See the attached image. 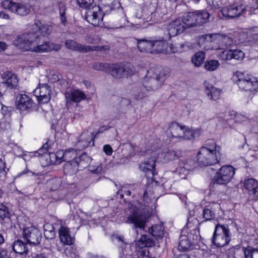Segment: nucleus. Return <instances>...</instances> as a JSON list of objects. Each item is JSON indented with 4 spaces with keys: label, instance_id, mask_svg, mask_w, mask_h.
Wrapping results in <instances>:
<instances>
[{
    "label": "nucleus",
    "instance_id": "2",
    "mask_svg": "<svg viewBox=\"0 0 258 258\" xmlns=\"http://www.w3.org/2000/svg\"><path fill=\"white\" fill-rule=\"evenodd\" d=\"M169 71L167 68H152L147 72V77L143 83V88L146 91H156L163 84L169 76Z\"/></svg>",
    "mask_w": 258,
    "mask_h": 258
},
{
    "label": "nucleus",
    "instance_id": "54",
    "mask_svg": "<svg viewBox=\"0 0 258 258\" xmlns=\"http://www.w3.org/2000/svg\"><path fill=\"white\" fill-rule=\"evenodd\" d=\"M140 249L141 250L138 251L139 258H146L150 254L148 250L144 248Z\"/></svg>",
    "mask_w": 258,
    "mask_h": 258
},
{
    "label": "nucleus",
    "instance_id": "35",
    "mask_svg": "<svg viewBox=\"0 0 258 258\" xmlns=\"http://www.w3.org/2000/svg\"><path fill=\"white\" fill-rule=\"evenodd\" d=\"M155 244L154 240L149 235H142L140 239L137 242V245L140 248L145 247H151Z\"/></svg>",
    "mask_w": 258,
    "mask_h": 258
},
{
    "label": "nucleus",
    "instance_id": "53",
    "mask_svg": "<svg viewBox=\"0 0 258 258\" xmlns=\"http://www.w3.org/2000/svg\"><path fill=\"white\" fill-rule=\"evenodd\" d=\"M10 89L8 85L3 81L0 82V96H2Z\"/></svg>",
    "mask_w": 258,
    "mask_h": 258
},
{
    "label": "nucleus",
    "instance_id": "39",
    "mask_svg": "<svg viewBox=\"0 0 258 258\" xmlns=\"http://www.w3.org/2000/svg\"><path fill=\"white\" fill-rule=\"evenodd\" d=\"M191 234H188L187 236L182 235L179 237L178 249L179 250L186 251L188 250L192 243L191 238Z\"/></svg>",
    "mask_w": 258,
    "mask_h": 258
},
{
    "label": "nucleus",
    "instance_id": "22",
    "mask_svg": "<svg viewBox=\"0 0 258 258\" xmlns=\"http://www.w3.org/2000/svg\"><path fill=\"white\" fill-rule=\"evenodd\" d=\"M65 97L67 104L71 102L77 103L84 100L86 95L79 89H71L66 92Z\"/></svg>",
    "mask_w": 258,
    "mask_h": 258
},
{
    "label": "nucleus",
    "instance_id": "1",
    "mask_svg": "<svg viewBox=\"0 0 258 258\" xmlns=\"http://www.w3.org/2000/svg\"><path fill=\"white\" fill-rule=\"evenodd\" d=\"M14 44L23 51H31L36 53L58 51L61 47L60 44L47 41L40 44L39 35L35 33H23L19 35L15 40Z\"/></svg>",
    "mask_w": 258,
    "mask_h": 258
},
{
    "label": "nucleus",
    "instance_id": "13",
    "mask_svg": "<svg viewBox=\"0 0 258 258\" xmlns=\"http://www.w3.org/2000/svg\"><path fill=\"white\" fill-rule=\"evenodd\" d=\"M94 137L92 132L86 131L83 132L78 137L76 138L75 146L79 150H83L88 146H94Z\"/></svg>",
    "mask_w": 258,
    "mask_h": 258
},
{
    "label": "nucleus",
    "instance_id": "28",
    "mask_svg": "<svg viewBox=\"0 0 258 258\" xmlns=\"http://www.w3.org/2000/svg\"><path fill=\"white\" fill-rule=\"evenodd\" d=\"M158 7V0H151L148 8V13L150 14L147 18L148 21L157 22L159 20V14L156 11Z\"/></svg>",
    "mask_w": 258,
    "mask_h": 258
},
{
    "label": "nucleus",
    "instance_id": "57",
    "mask_svg": "<svg viewBox=\"0 0 258 258\" xmlns=\"http://www.w3.org/2000/svg\"><path fill=\"white\" fill-rule=\"evenodd\" d=\"M230 115L231 116L234 117V119L235 120V121H240L242 120L243 116L239 114L237 112H235L234 111H232L230 112Z\"/></svg>",
    "mask_w": 258,
    "mask_h": 258
},
{
    "label": "nucleus",
    "instance_id": "19",
    "mask_svg": "<svg viewBox=\"0 0 258 258\" xmlns=\"http://www.w3.org/2000/svg\"><path fill=\"white\" fill-rule=\"evenodd\" d=\"M186 29L185 25L182 23V20L177 19L171 21L168 25V34L170 38L181 34Z\"/></svg>",
    "mask_w": 258,
    "mask_h": 258
},
{
    "label": "nucleus",
    "instance_id": "21",
    "mask_svg": "<svg viewBox=\"0 0 258 258\" xmlns=\"http://www.w3.org/2000/svg\"><path fill=\"white\" fill-rule=\"evenodd\" d=\"M215 36V34H207L199 36L198 38V44L201 48L207 50L217 49V48H214L212 45Z\"/></svg>",
    "mask_w": 258,
    "mask_h": 258
},
{
    "label": "nucleus",
    "instance_id": "44",
    "mask_svg": "<svg viewBox=\"0 0 258 258\" xmlns=\"http://www.w3.org/2000/svg\"><path fill=\"white\" fill-rule=\"evenodd\" d=\"M43 228L44 234L46 239L51 240L55 238V231L53 225L47 223L44 225Z\"/></svg>",
    "mask_w": 258,
    "mask_h": 258
},
{
    "label": "nucleus",
    "instance_id": "41",
    "mask_svg": "<svg viewBox=\"0 0 258 258\" xmlns=\"http://www.w3.org/2000/svg\"><path fill=\"white\" fill-rule=\"evenodd\" d=\"M13 249L16 252L20 254L27 253L28 248L27 245L21 240H17L13 244Z\"/></svg>",
    "mask_w": 258,
    "mask_h": 258
},
{
    "label": "nucleus",
    "instance_id": "10",
    "mask_svg": "<svg viewBox=\"0 0 258 258\" xmlns=\"http://www.w3.org/2000/svg\"><path fill=\"white\" fill-rule=\"evenodd\" d=\"M94 0H77L78 5L83 8L86 9V20L94 26L96 25L97 9L95 5L92 6Z\"/></svg>",
    "mask_w": 258,
    "mask_h": 258
},
{
    "label": "nucleus",
    "instance_id": "25",
    "mask_svg": "<svg viewBox=\"0 0 258 258\" xmlns=\"http://www.w3.org/2000/svg\"><path fill=\"white\" fill-rule=\"evenodd\" d=\"M2 79L10 87V89H16L18 84L17 76L11 72L7 71L2 75Z\"/></svg>",
    "mask_w": 258,
    "mask_h": 258
},
{
    "label": "nucleus",
    "instance_id": "64",
    "mask_svg": "<svg viewBox=\"0 0 258 258\" xmlns=\"http://www.w3.org/2000/svg\"><path fill=\"white\" fill-rule=\"evenodd\" d=\"M34 258H48V254L44 252L36 254Z\"/></svg>",
    "mask_w": 258,
    "mask_h": 258
},
{
    "label": "nucleus",
    "instance_id": "5",
    "mask_svg": "<svg viewBox=\"0 0 258 258\" xmlns=\"http://www.w3.org/2000/svg\"><path fill=\"white\" fill-rule=\"evenodd\" d=\"M231 240V233L227 224L216 225L211 240L216 247H222L228 245Z\"/></svg>",
    "mask_w": 258,
    "mask_h": 258
},
{
    "label": "nucleus",
    "instance_id": "9",
    "mask_svg": "<svg viewBox=\"0 0 258 258\" xmlns=\"http://www.w3.org/2000/svg\"><path fill=\"white\" fill-rule=\"evenodd\" d=\"M221 155L214 153L210 150L200 149L197 154V160L201 165L211 166L219 163Z\"/></svg>",
    "mask_w": 258,
    "mask_h": 258
},
{
    "label": "nucleus",
    "instance_id": "33",
    "mask_svg": "<svg viewBox=\"0 0 258 258\" xmlns=\"http://www.w3.org/2000/svg\"><path fill=\"white\" fill-rule=\"evenodd\" d=\"M153 42L145 38L137 39L138 48L141 52L152 53Z\"/></svg>",
    "mask_w": 258,
    "mask_h": 258
},
{
    "label": "nucleus",
    "instance_id": "17",
    "mask_svg": "<svg viewBox=\"0 0 258 258\" xmlns=\"http://www.w3.org/2000/svg\"><path fill=\"white\" fill-rule=\"evenodd\" d=\"M38 31L44 36H47L51 33L52 27L50 25L41 24V22L37 20L24 33H35V34H38Z\"/></svg>",
    "mask_w": 258,
    "mask_h": 258
},
{
    "label": "nucleus",
    "instance_id": "55",
    "mask_svg": "<svg viewBox=\"0 0 258 258\" xmlns=\"http://www.w3.org/2000/svg\"><path fill=\"white\" fill-rule=\"evenodd\" d=\"M75 249L73 247H70L66 248V249L64 250V253L66 255L70 256L72 258H73V256L75 255Z\"/></svg>",
    "mask_w": 258,
    "mask_h": 258
},
{
    "label": "nucleus",
    "instance_id": "32",
    "mask_svg": "<svg viewBox=\"0 0 258 258\" xmlns=\"http://www.w3.org/2000/svg\"><path fill=\"white\" fill-rule=\"evenodd\" d=\"M202 133V130L199 128H189L188 127L185 125V128L183 130V134L181 138L185 140H192L196 138H199Z\"/></svg>",
    "mask_w": 258,
    "mask_h": 258
},
{
    "label": "nucleus",
    "instance_id": "23",
    "mask_svg": "<svg viewBox=\"0 0 258 258\" xmlns=\"http://www.w3.org/2000/svg\"><path fill=\"white\" fill-rule=\"evenodd\" d=\"M17 105L18 109L25 111L33 106V101L25 94H19L16 98Z\"/></svg>",
    "mask_w": 258,
    "mask_h": 258
},
{
    "label": "nucleus",
    "instance_id": "37",
    "mask_svg": "<svg viewBox=\"0 0 258 258\" xmlns=\"http://www.w3.org/2000/svg\"><path fill=\"white\" fill-rule=\"evenodd\" d=\"M205 92L210 99L212 100H218L221 95V90L215 87L211 84H208L206 87Z\"/></svg>",
    "mask_w": 258,
    "mask_h": 258
},
{
    "label": "nucleus",
    "instance_id": "16",
    "mask_svg": "<svg viewBox=\"0 0 258 258\" xmlns=\"http://www.w3.org/2000/svg\"><path fill=\"white\" fill-rule=\"evenodd\" d=\"M244 53L242 50L238 49L225 50L220 54V58L222 60L225 61L231 60L242 61L244 58Z\"/></svg>",
    "mask_w": 258,
    "mask_h": 258
},
{
    "label": "nucleus",
    "instance_id": "8",
    "mask_svg": "<svg viewBox=\"0 0 258 258\" xmlns=\"http://www.w3.org/2000/svg\"><path fill=\"white\" fill-rule=\"evenodd\" d=\"M90 157L86 153H82L78 159L67 162L63 166V171L65 174L72 175L77 173L79 168H85L90 161Z\"/></svg>",
    "mask_w": 258,
    "mask_h": 258
},
{
    "label": "nucleus",
    "instance_id": "50",
    "mask_svg": "<svg viewBox=\"0 0 258 258\" xmlns=\"http://www.w3.org/2000/svg\"><path fill=\"white\" fill-rule=\"evenodd\" d=\"M240 248V245L238 244L234 246H232L227 250L226 254L228 258H236L235 254L236 251Z\"/></svg>",
    "mask_w": 258,
    "mask_h": 258
},
{
    "label": "nucleus",
    "instance_id": "27",
    "mask_svg": "<svg viewBox=\"0 0 258 258\" xmlns=\"http://www.w3.org/2000/svg\"><path fill=\"white\" fill-rule=\"evenodd\" d=\"M59 237L60 241L64 244L72 245L74 242V238L70 234L69 229L64 226H61L59 229Z\"/></svg>",
    "mask_w": 258,
    "mask_h": 258
},
{
    "label": "nucleus",
    "instance_id": "3",
    "mask_svg": "<svg viewBox=\"0 0 258 258\" xmlns=\"http://www.w3.org/2000/svg\"><path fill=\"white\" fill-rule=\"evenodd\" d=\"M98 70L106 72L116 79H121L133 75L135 69L133 64L127 62L107 63L100 62Z\"/></svg>",
    "mask_w": 258,
    "mask_h": 258
},
{
    "label": "nucleus",
    "instance_id": "42",
    "mask_svg": "<svg viewBox=\"0 0 258 258\" xmlns=\"http://www.w3.org/2000/svg\"><path fill=\"white\" fill-rule=\"evenodd\" d=\"M202 216L204 219L202 222H206L213 220L216 215L213 208L210 206H206L203 210Z\"/></svg>",
    "mask_w": 258,
    "mask_h": 258
},
{
    "label": "nucleus",
    "instance_id": "14",
    "mask_svg": "<svg viewBox=\"0 0 258 258\" xmlns=\"http://www.w3.org/2000/svg\"><path fill=\"white\" fill-rule=\"evenodd\" d=\"M51 90L46 84H39L33 91L34 95L37 97V100L41 103H47L50 99Z\"/></svg>",
    "mask_w": 258,
    "mask_h": 258
},
{
    "label": "nucleus",
    "instance_id": "40",
    "mask_svg": "<svg viewBox=\"0 0 258 258\" xmlns=\"http://www.w3.org/2000/svg\"><path fill=\"white\" fill-rule=\"evenodd\" d=\"M181 151L179 150H168L164 153L163 159L165 162L174 160L182 157Z\"/></svg>",
    "mask_w": 258,
    "mask_h": 258
},
{
    "label": "nucleus",
    "instance_id": "6",
    "mask_svg": "<svg viewBox=\"0 0 258 258\" xmlns=\"http://www.w3.org/2000/svg\"><path fill=\"white\" fill-rule=\"evenodd\" d=\"M128 210L130 214L127 217L126 222L127 224H133L135 229H144L147 218L142 210L133 204L128 205Z\"/></svg>",
    "mask_w": 258,
    "mask_h": 258
},
{
    "label": "nucleus",
    "instance_id": "60",
    "mask_svg": "<svg viewBox=\"0 0 258 258\" xmlns=\"http://www.w3.org/2000/svg\"><path fill=\"white\" fill-rule=\"evenodd\" d=\"M58 7L59 9L60 16H64L66 14V9L64 4L61 3H59L58 5Z\"/></svg>",
    "mask_w": 258,
    "mask_h": 258
},
{
    "label": "nucleus",
    "instance_id": "49",
    "mask_svg": "<svg viewBox=\"0 0 258 258\" xmlns=\"http://www.w3.org/2000/svg\"><path fill=\"white\" fill-rule=\"evenodd\" d=\"M96 46H90L89 45L78 44L76 50L81 52L86 53L89 51H94L96 50Z\"/></svg>",
    "mask_w": 258,
    "mask_h": 258
},
{
    "label": "nucleus",
    "instance_id": "47",
    "mask_svg": "<svg viewBox=\"0 0 258 258\" xmlns=\"http://www.w3.org/2000/svg\"><path fill=\"white\" fill-rule=\"evenodd\" d=\"M78 153L76 150L73 148H69L64 151V161L72 162V160H76L78 159L77 157Z\"/></svg>",
    "mask_w": 258,
    "mask_h": 258
},
{
    "label": "nucleus",
    "instance_id": "46",
    "mask_svg": "<svg viewBox=\"0 0 258 258\" xmlns=\"http://www.w3.org/2000/svg\"><path fill=\"white\" fill-rule=\"evenodd\" d=\"M47 187L50 190L54 191L59 188L61 185V181L58 178H54L48 180L46 182Z\"/></svg>",
    "mask_w": 258,
    "mask_h": 258
},
{
    "label": "nucleus",
    "instance_id": "36",
    "mask_svg": "<svg viewBox=\"0 0 258 258\" xmlns=\"http://www.w3.org/2000/svg\"><path fill=\"white\" fill-rule=\"evenodd\" d=\"M12 9V12L20 16H25L30 12V7L26 4L16 3Z\"/></svg>",
    "mask_w": 258,
    "mask_h": 258
},
{
    "label": "nucleus",
    "instance_id": "11",
    "mask_svg": "<svg viewBox=\"0 0 258 258\" xmlns=\"http://www.w3.org/2000/svg\"><path fill=\"white\" fill-rule=\"evenodd\" d=\"M23 237L28 244L37 245L41 241L42 234L37 228L30 226L23 229Z\"/></svg>",
    "mask_w": 258,
    "mask_h": 258
},
{
    "label": "nucleus",
    "instance_id": "20",
    "mask_svg": "<svg viewBox=\"0 0 258 258\" xmlns=\"http://www.w3.org/2000/svg\"><path fill=\"white\" fill-rule=\"evenodd\" d=\"M156 160L154 158L148 159L146 161L139 165L140 169L145 172L149 178H153L155 172Z\"/></svg>",
    "mask_w": 258,
    "mask_h": 258
},
{
    "label": "nucleus",
    "instance_id": "31",
    "mask_svg": "<svg viewBox=\"0 0 258 258\" xmlns=\"http://www.w3.org/2000/svg\"><path fill=\"white\" fill-rule=\"evenodd\" d=\"M197 26L200 27L209 22L210 13L206 10L195 11Z\"/></svg>",
    "mask_w": 258,
    "mask_h": 258
},
{
    "label": "nucleus",
    "instance_id": "52",
    "mask_svg": "<svg viewBox=\"0 0 258 258\" xmlns=\"http://www.w3.org/2000/svg\"><path fill=\"white\" fill-rule=\"evenodd\" d=\"M78 43L73 40H67L65 42L66 47L71 50H76L77 47Z\"/></svg>",
    "mask_w": 258,
    "mask_h": 258
},
{
    "label": "nucleus",
    "instance_id": "34",
    "mask_svg": "<svg viewBox=\"0 0 258 258\" xmlns=\"http://www.w3.org/2000/svg\"><path fill=\"white\" fill-rule=\"evenodd\" d=\"M180 20H182V23L185 25L186 29L197 27L195 11L185 13Z\"/></svg>",
    "mask_w": 258,
    "mask_h": 258
},
{
    "label": "nucleus",
    "instance_id": "30",
    "mask_svg": "<svg viewBox=\"0 0 258 258\" xmlns=\"http://www.w3.org/2000/svg\"><path fill=\"white\" fill-rule=\"evenodd\" d=\"M184 128L185 125H181L176 121H172L169 124L168 130L172 138H181Z\"/></svg>",
    "mask_w": 258,
    "mask_h": 258
},
{
    "label": "nucleus",
    "instance_id": "58",
    "mask_svg": "<svg viewBox=\"0 0 258 258\" xmlns=\"http://www.w3.org/2000/svg\"><path fill=\"white\" fill-rule=\"evenodd\" d=\"M103 152L107 155V156H110L113 152V150L112 147L109 145H105L103 146Z\"/></svg>",
    "mask_w": 258,
    "mask_h": 258
},
{
    "label": "nucleus",
    "instance_id": "61",
    "mask_svg": "<svg viewBox=\"0 0 258 258\" xmlns=\"http://www.w3.org/2000/svg\"><path fill=\"white\" fill-rule=\"evenodd\" d=\"M136 96L137 99H141L147 96V93L144 89L141 90Z\"/></svg>",
    "mask_w": 258,
    "mask_h": 258
},
{
    "label": "nucleus",
    "instance_id": "4",
    "mask_svg": "<svg viewBox=\"0 0 258 258\" xmlns=\"http://www.w3.org/2000/svg\"><path fill=\"white\" fill-rule=\"evenodd\" d=\"M233 77L241 90L252 93L258 92V81L256 77L240 71H236Z\"/></svg>",
    "mask_w": 258,
    "mask_h": 258
},
{
    "label": "nucleus",
    "instance_id": "18",
    "mask_svg": "<svg viewBox=\"0 0 258 258\" xmlns=\"http://www.w3.org/2000/svg\"><path fill=\"white\" fill-rule=\"evenodd\" d=\"M243 186L250 197L253 200L258 199V180L253 178L245 179Z\"/></svg>",
    "mask_w": 258,
    "mask_h": 258
},
{
    "label": "nucleus",
    "instance_id": "24",
    "mask_svg": "<svg viewBox=\"0 0 258 258\" xmlns=\"http://www.w3.org/2000/svg\"><path fill=\"white\" fill-rule=\"evenodd\" d=\"M252 245L242 247L244 258H258V239L254 238Z\"/></svg>",
    "mask_w": 258,
    "mask_h": 258
},
{
    "label": "nucleus",
    "instance_id": "38",
    "mask_svg": "<svg viewBox=\"0 0 258 258\" xmlns=\"http://www.w3.org/2000/svg\"><path fill=\"white\" fill-rule=\"evenodd\" d=\"M149 232L157 240L162 239L164 235V227L161 224L153 225L149 228Z\"/></svg>",
    "mask_w": 258,
    "mask_h": 258
},
{
    "label": "nucleus",
    "instance_id": "26",
    "mask_svg": "<svg viewBox=\"0 0 258 258\" xmlns=\"http://www.w3.org/2000/svg\"><path fill=\"white\" fill-rule=\"evenodd\" d=\"M168 44L166 41L161 40H153L152 53H167Z\"/></svg>",
    "mask_w": 258,
    "mask_h": 258
},
{
    "label": "nucleus",
    "instance_id": "43",
    "mask_svg": "<svg viewBox=\"0 0 258 258\" xmlns=\"http://www.w3.org/2000/svg\"><path fill=\"white\" fill-rule=\"evenodd\" d=\"M200 149L210 150L214 153H219V155H221V147L218 146L213 140H208Z\"/></svg>",
    "mask_w": 258,
    "mask_h": 258
},
{
    "label": "nucleus",
    "instance_id": "63",
    "mask_svg": "<svg viewBox=\"0 0 258 258\" xmlns=\"http://www.w3.org/2000/svg\"><path fill=\"white\" fill-rule=\"evenodd\" d=\"M5 164L2 160L0 159V176L4 175L6 173Z\"/></svg>",
    "mask_w": 258,
    "mask_h": 258
},
{
    "label": "nucleus",
    "instance_id": "56",
    "mask_svg": "<svg viewBox=\"0 0 258 258\" xmlns=\"http://www.w3.org/2000/svg\"><path fill=\"white\" fill-rule=\"evenodd\" d=\"M143 200L144 202V205L145 206H148L149 202L151 201V199L149 198L146 190H145L144 192L143 195Z\"/></svg>",
    "mask_w": 258,
    "mask_h": 258
},
{
    "label": "nucleus",
    "instance_id": "15",
    "mask_svg": "<svg viewBox=\"0 0 258 258\" xmlns=\"http://www.w3.org/2000/svg\"><path fill=\"white\" fill-rule=\"evenodd\" d=\"M243 10L242 5L233 4L223 7L221 11L222 16L226 19H229L240 16Z\"/></svg>",
    "mask_w": 258,
    "mask_h": 258
},
{
    "label": "nucleus",
    "instance_id": "7",
    "mask_svg": "<svg viewBox=\"0 0 258 258\" xmlns=\"http://www.w3.org/2000/svg\"><path fill=\"white\" fill-rule=\"evenodd\" d=\"M235 174V168L231 165L222 166L216 173L212 180V183L226 185L232 179Z\"/></svg>",
    "mask_w": 258,
    "mask_h": 258
},
{
    "label": "nucleus",
    "instance_id": "29",
    "mask_svg": "<svg viewBox=\"0 0 258 258\" xmlns=\"http://www.w3.org/2000/svg\"><path fill=\"white\" fill-rule=\"evenodd\" d=\"M192 168L191 166L187 163V160L182 158V159H179L178 166L176 167L174 172L180 175L183 176L182 178H184V176L188 174L189 171Z\"/></svg>",
    "mask_w": 258,
    "mask_h": 258
},
{
    "label": "nucleus",
    "instance_id": "12",
    "mask_svg": "<svg viewBox=\"0 0 258 258\" xmlns=\"http://www.w3.org/2000/svg\"><path fill=\"white\" fill-rule=\"evenodd\" d=\"M49 148L48 143L43 145L42 147L38 151L34 153L35 156H39L43 155L45 157H49L50 163L51 164H55L57 162L60 163L61 159L64 160V151L60 150L57 152L56 154L50 153L48 155L46 154Z\"/></svg>",
    "mask_w": 258,
    "mask_h": 258
},
{
    "label": "nucleus",
    "instance_id": "62",
    "mask_svg": "<svg viewBox=\"0 0 258 258\" xmlns=\"http://www.w3.org/2000/svg\"><path fill=\"white\" fill-rule=\"evenodd\" d=\"M110 49V46L109 45H105L102 46L98 45V51L106 52L107 51L109 50Z\"/></svg>",
    "mask_w": 258,
    "mask_h": 258
},
{
    "label": "nucleus",
    "instance_id": "51",
    "mask_svg": "<svg viewBox=\"0 0 258 258\" xmlns=\"http://www.w3.org/2000/svg\"><path fill=\"white\" fill-rule=\"evenodd\" d=\"M16 2H13L11 0H5L2 2L3 7L5 9H8L12 12V9L14 4Z\"/></svg>",
    "mask_w": 258,
    "mask_h": 258
},
{
    "label": "nucleus",
    "instance_id": "59",
    "mask_svg": "<svg viewBox=\"0 0 258 258\" xmlns=\"http://www.w3.org/2000/svg\"><path fill=\"white\" fill-rule=\"evenodd\" d=\"M9 213L8 209H0V218L2 219H4L6 217H8Z\"/></svg>",
    "mask_w": 258,
    "mask_h": 258
},
{
    "label": "nucleus",
    "instance_id": "48",
    "mask_svg": "<svg viewBox=\"0 0 258 258\" xmlns=\"http://www.w3.org/2000/svg\"><path fill=\"white\" fill-rule=\"evenodd\" d=\"M220 63L217 60L211 59L205 61L204 68L207 71H213L216 70L219 66Z\"/></svg>",
    "mask_w": 258,
    "mask_h": 258
},
{
    "label": "nucleus",
    "instance_id": "45",
    "mask_svg": "<svg viewBox=\"0 0 258 258\" xmlns=\"http://www.w3.org/2000/svg\"><path fill=\"white\" fill-rule=\"evenodd\" d=\"M205 58V53L203 51L196 52L191 58V61L196 67H200L203 64Z\"/></svg>",
    "mask_w": 258,
    "mask_h": 258
}]
</instances>
